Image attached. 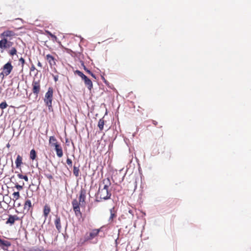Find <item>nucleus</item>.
Returning a JSON list of instances; mask_svg holds the SVG:
<instances>
[{
    "label": "nucleus",
    "mask_w": 251,
    "mask_h": 251,
    "mask_svg": "<svg viewBox=\"0 0 251 251\" xmlns=\"http://www.w3.org/2000/svg\"><path fill=\"white\" fill-rule=\"evenodd\" d=\"M111 185V181L109 178H106L99 184L98 191L96 194V201L100 202L102 200H107L110 199L111 192L109 190Z\"/></svg>",
    "instance_id": "obj_1"
},
{
    "label": "nucleus",
    "mask_w": 251,
    "mask_h": 251,
    "mask_svg": "<svg viewBox=\"0 0 251 251\" xmlns=\"http://www.w3.org/2000/svg\"><path fill=\"white\" fill-rule=\"evenodd\" d=\"M86 196V190L85 189L81 188L79 196V201L76 199H74L72 202L73 210L75 216L77 217L82 216V213L80 210V205H85Z\"/></svg>",
    "instance_id": "obj_2"
},
{
    "label": "nucleus",
    "mask_w": 251,
    "mask_h": 251,
    "mask_svg": "<svg viewBox=\"0 0 251 251\" xmlns=\"http://www.w3.org/2000/svg\"><path fill=\"white\" fill-rule=\"evenodd\" d=\"M49 145L51 147L54 148L57 156L58 157L60 158L63 156V152L61 145L54 136L50 137Z\"/></svg>",
    "instance_id": "obj_3"
},
{
    "label": "nucleus",
    "mask_w": 251,
    "mask_h": 251,
    "mask_svg": "<svg viewBox=\"0 0 251 251\" xmlns=\"http://www.w3.org/2000/svg\"><path fill=\"white\" fill-rule=\"evenodd\" d=\"M31 85L33 93L37 97L41 91V79L34 77Z\"/></svg>",
    "instance_id": "obj_4"
},
{
    "label": "nucleus",
    "mask_w": 251,
    "mask_h": 251,
    "mask_svg": "<svg viewBox=\"0 0 251 251\" xmlns=\"http://www.w3.org/2000/svg\"><path fill=\"white\" fill-rule=\"evenodd\" d=\"M53 90L52 87H49L45 94L44 101L47 106L49 108L52 107V101L53 99Z\"/></svg>",
    "instance_id": "obj_5"
},
{
    "label": "nucleus",
    "mask_w": 251,
    "mask_h": 251,
    "mask_svg": "<svg viewBox=\"0 0 251 251\" xmlns=\"http://www.w3.org/2000/svg\"><path fill=\"white\" fill-rule=\"evenodd\" d=\"M75 74L81 77L84 81L85 86L90 91H91L93 88V83L92 81L79 70H76L75 72Z\"/></svg>",
    "instance_id": "obj_6"
},
{
    "label": "nucleus",
    "mask_w": 251,
    "mask_h": 251,
    "mask_svg": "<svg viewBox=\"0 0 251 251\" xmlns=\"http://www.w3.org/2000/svg\"><path fill=\"white\" fill-rule=\"evenodd\" d=\"M13 66L11 65V62H8L7 63H6L3 67V71L0 74V76L2 75L3 77L4 76H7L9 75L10 73L11 72L12 69H13Z\"/></svg>",
    "instance_id": "obj_7"
},
{
    "label": "nucleus",
    "mask_w": 251,
    "mask_h": 251,
    "mask_svg": "<svg viewBox=\"0 0 251 251\" xmlns=\"http://www.w3.org/2000/svg\"><path fill=\"white\" fill-rule=\"evenodd\" d=\"M46 60L48 62L50 68L54 67L56 66L57 59L51 54H48L45 56Z\"/></svg>",
    "instance_id": "obj_8"
},
{
    "label": "nucleus",
    "mask_w": 251,
    "mask_h": 251,
    "mask_svg": "<svg viewBox=\"0 0 251 251\" xmlns=\"http://www.w3.org/2000/svg\"><path fill=\"white\" fill-rule=\"evenodd\" d=\"M15 35L16 34L14 31L6 30L1 33L0 37L8 40V39L11 40Z\"/></svg>",
    "instance_id": "obj_9"
},
{
    "label": "nucleus",
    "mask_w": 251,
    "mask_h": 251,
    "mask_svg": "<svg viewBox=\"0 0 251 251\" xmlns=\"http://www.w3.org/2000/svg\"><path fill=\"white\" fill-rule=\"evenodd\" d=\"M12 42L8 41L6 39L2 38L0 40V48L1 49H5L9 48Z\"/></svg>",
    "instance_id": "obj_10"
},
{
    "label": "nucleus",
    "mask_w": 251,
    "mask_h": 251,
    "mask_svg": "<svg viewBox=\"0 0 251 251\" xmlns=\"http://www.w3.org/2000/svg\"><path fill=\"white\" fill-rule=\"evenodd\" d=\"M54 225L57 231L60 232L62 229V226L61 224V219L58 215L55 216V218L54 221Z\"/></svg>",
    "instance_id": "obj_11"
},
{
    "label": "nucleus",
    "mask_w": 251,
    "mask_h": 251,
    "mask_svg": "<svg viewBox=\"0 0 251 251\" xmlns=\"http://www.w3.org/2000/svg\"><path fill=\"white\" fill-rule=\"evenodd\" d=\"M11 245V243L9 241L0 239V247L3 250H7Z\"/></svg>",
    "instance_id": "obj_12"
},
{
    "label": "nucleus",
    "mask_w": 251,
    "mask_h": 251,
    "mask_svg": "<svg viewBox=\"0 0 251 251\" xmlns=\"http://www.w3.org/2000/svg\"><path fill=\"white\" fill-rule=\"evenodd\" d=\"M24 209L25 211H26L27 212L30 211L31 212L32 210V205L31 203V201L30 200L27 199L25 201L24 203Z\"/></svg>",
    "instance_id": "obj_13"
},
{
    "label": "nucleus",
    "mask_w": 251,
    "mask_h": 251,
    "mask_svg": "<svg viewBox=\"0 0 251 251\" xmlns=\"http://www.w3.org/2000/svg\"><path fill=\"white\" fill-rule=\"evenodd\" d=\"M20 220L19 217L17 215H9L6 223L7 224H10L11 225H13L16 221Z\"/></svg>",
    "instance_id": "obj_14"
},
{
    "label": "nucleus",
    "mask_w": 251,
    "mask_h": 251,
    "mask_svg": "<svg viewBox=\"0 0 251 251\" xmlns=\"http://www.w3.org/2000/svg\"><path fill=\"white\" fill-rule=\"evenodd\" d=\"M100 229L101 228L93 229L90 232L89 235L87 237V240H91L96 237L100 231Z\"/></svg>",
    "instance_id": "obj_15"
},
{
    "label": "nucleus",
    "mask_w": 251,
    "mask_h": 251,
    "mask_svg": "<svg viewBox=\"0 0 251 251\" xmlns=\"http://www.w3.org/2000/svg\"><path fill=\"white\" fill-rule=\"evenodd\" d=\"M15 164L17 168H21V165L23 164V158L21 155H17L16 159L15 160Z\"/></svg>",
    "instance_id": "obj_16"
},
{
    "label": "nucleus",
    "mask_w": 251,
    "mask_h": 251,
    "mask_svg": "<svg viewBox=\"0 0 251 251\" xmlns=\"http://www.w3.org/2000/svg\"><path fill=\"white\" fill-rule=\"evenodd\" d=\"M50 212V206L47 204H46L44 207L43 209V215L45 218L46 219L48 216V215Z\"/></svg>",
    "instance_id": "obj_17"
},
{
    "label": "nucleus",
    "mask_w": 251,
    "mask_h": 251,
    "mask_svg": "<svg viewBox=\"0 0 251 251\" xmlns=\"http://www.w3.org/2000/svg\"><path fill=\"white\" fill-rule=\"evenodd\" d=\"M105 124V121L103 118L100 119L98 122V126L100 130L102 131L103 129L104 125Z\"/></svg>",
    "instance_id": "obj_18"
},
{
    "label": "nucleus",
    "mask_w": 251,
    "mask_h": 251,
    "mask_svg": "<svg viewBox=\"0 0 251 251\" xmlns=\"http://www.w3.org/2000/svg\"><path fill=\"white\" fill-rule=\"evenodd\" d=\"M30 159L32 160H34L37 157V153L35 150L32 149L30 151L29 154Z\"/></svg>",
    "instance_id": "obj_19"
},
{
    "label": "nucleus",
    "mask_w": 251,
    "mask_h": 251,
    "mask_svg": "<svg viewBox=\"0 0 251 251\" xmlns=\"http://www.w3.org/2000/svg\"><path fill=\"white\" fill-rule=\"evenodd\" d=\"M73 174L76 177H77L79 176V166H76L75 165L74 166Z\"/></svg>",
    "instance_id": "obj_20"
},
{
    "label": "nucleus",
    "mask_w": 251,
    "mask_h": 251,
    "mask_svg": "<svg viewBox=\"0 0 251 251\" xmlns=\"http://www.w3.org/2000/svg\"><path fill=\"white\" fill-rule=\"evenodd\" d=\"M12 197H13V198H12L13 201H15L16 200H18L20 197L19 192H14L12 194Z\"/></svg>",
    "instance_id": "obj_21"
},
{
    "label": "nucleus",
    "mask_w": 251,
    "mask_h": 251,
    "mask_svg": "<svg viewBox=\"0 0 251 251\" xmlns=\"http://www.w3.org/2000/svg\"><path fill=\"white\" fill-rule=\"evenodd\" d=\"M17 51L15 48H12L11 50L8 51V53L10 56H13L17 54Z\"/></svg>",
    "instance_id": "obj_22"
},
{
    "label": "nucleus",
    "mask_w": 251,
    "mask_h": 251,
    "mask_svg": "<svg viewBox=\"0 0 251 251\" xmlns=\"http://www.w3.org/2000/svg\"><path fill=\"white\" fill-rule=\"evenodd\" d=\"M8 106V105L5 101L2 102L0 104V108L2 110L5 109Z\"/></svg>",
    "instance_id": "obj_23"
},
{
    "label": "nucleus",
    "mask_w": 251,
    "mask_h": 251,
    "mask_svg": "<svg viewBox=\"0 0 251 251\" xmlns=\"http://www.w3.org/2000/svg\"><path fill=\"white\" fill-rule=\"evenodd\" d=\"M87 240V238L84 239H80V241L78 242V245L82 246Z\"/></svg>",
    "instance_id": "obj_24"
},
{
    "label": "nucleus",
    "mask_w": 251,
    "mask_h": 251,
    "mask_svg": "<svg viewBox=\"0 0 251 251\" xmlns=\"http://www.w3.org/2000/svg\"><path fill=\"white\" fill-rule=\"evenodd\" d=\"M116 216V214L113 212L112 209L110 210V217L109 219L112 220Z\"/></svg>",
    "instance_id": "obj_25"
},
{
    "label": "nucleus",
    "mask_w": 251,
    "mask_h": 251,
    "mask_svg": "<svg viewBox=\"0 0 251 251\" xmlns=\"http://www.w3.org/2000/svg\"><path fill=\"white\" fill-rule=\"evenodd\" d=\"M24 185V183L23 182V185H19V184H16L15 185V187L18 190H21L23 189V185Z\"/></svg>",
    "instance_id": "obj_26"
},
{
    "label": "nucleus",
    "mask_w": 251,
    "mask_h": 251,
    "mask_svg": "<svg viewBox=\"0 0 251 251\" xmlns=\"http://www.w3.org/2000/svg\"><path fill=\"white\" fill-rule=\"evenodd\" d=\"M19 62L21 63L22 67V68H23L24 65L25 64V59L21 57L19 59Z\"/></svg>",
    "instance_id": "obj_27"
},
{
    "label": "nucleus",
    "mask_w": 251,
    "mask_h": 251,
    "mask_svg": "<svg viewBox=\"0 0 251 251\" xmlns=\"http://www.w3.org/2000/svg\"><path fill=\"white\" fill-rule=\"evenodd\" d=\"M66 163L69 166H72V161L71 159L68 158L66 160Z\"/></svg>",
    "instance_id": "obj_28"
},
{
    "label": "nucleus",
    "mask_w": 251,
    "mask_h": 251,
    "mask_svg": "<svg viewBox=\"0 0 251 251\" xmlns=\"http://www.w3.org/2000/svg\"><path fill=\"white\" fill-rule=\"evenodd\" d=\"M45 176L50 180L53 178V176L50 174H45Z\"/></svg>",
    "instance_id": "obj_29"
},
{
    "label": "nucleus",
    "mask_w": 251,
    "mask_h": 251,
    "mask_svg": "<svg viewBox=\"0 0 251 251\" xmlns=\"http://www.w3.org/2000/svg\"><path fill=\"white\" fill-rule=\"evenodd\" d=\"M82 65H83V68H84V70H85V71L87 73H88L89 74L90 73H91V71H90L89 70H88V69H87V68H86V67H85V66L84 65V63H82Z\"/></svg>",
    "instance_id": "obj_30"
},
{
    "label": "nucleus",
    "mask_w": 251,
    "mask_h": 251,
    "mask_svg": "<svg viewBox=\"0 0 251 251\" xmlns=\"http://www.w3.org/2000/svg\"><path fill=\"white\" fill-rule=\"evenodd\" d=\"M51 38H52V40L53 42H55V41H56L57 40V37L54 35V34H53L51 36Z\"/></svg>",
    "instance_id": "obj_31"
},
{
    "label": "nucleus",
    "mask_w": 251,
    "mask_h": 251,
    "mask_svg": "<svg viewBox=\"0 0 251 251\" xmlns=\"http://www.w3.org/2000/svg\"><path fill=\"white\" fill-rule=\"evenodd\" d=\"M18 177L20 178V179H23L24 178V175H23L22 174H18L17 175Z\"/></svg>",
    "instance_id": "obj_32"
},
{
    "label": "nucleus",
    "mask_w": 251,
    "mask_h": 251,
    "mask_svg": "<svg viewBox=\"0 0 251 251\" xmlns=\"http://www.w3.org/2000/svg\"><path fill=\"white\" fill-rule=\"evenodd\" d=\"M46 32L48 35H50V37L53 35V34H52L50 31L48 30H46Z\"/></svg>",
    "instance_id": "obj_33"
},
{
    "label": "nucleus",
    "mask_w": 251,
    "mask_h": 251,
    "mask_svg": "<svg viewBox=\"0 0 251 251\" xmlns=\"http://www.w3.org/2000/svg\"><path fill=\"white\" fill-rule=\"evenodd\" d=\"M30 71H34V70H35V66H34L33 65H32V66H31V68H30Z\"/></svg>",
    "instance_id": "obj_34"
},
{
    "label": "nucleus",
    "mask_w": 251,
    "mask_h": 251,
    "mask_svg": "<svg viewBox=\"0 0 251 251\" xmlns=\"http://www.w3.org/2000/svg\"><path fill=\"white\" fill-rule=\"evenodd\" d=\"M58 76L57 75L53 76L54 80L56 82L58 81Z\"/></svg>",
    "instance_id": "obj_35"
},
{
    "label": "nucleus",
    "mask_w": 251,
    "mask_h": 251,
    "mask_svg": "<svg viewBox=\"0 0 251 251\" xmlns=\"http://www.w3.org/2000/svg\"><path fill=\"white\" fill-rule=\"evenodd\" d=\"M25 181H28V177L26 176H25L24 177V178H23Z\"/></svg>",
    "instance_id": "obj_36"
},
{
    "label": "nucleus",
    "mask_w": 251,
    "mask_h": 251,
    "mask_svg": "<svg viewBox=\"0 0 251 251\" xmlns=\"http://www.w3.org/2000/svg\"><path fill=\"white\" fill-rule=\"evenodd\" d=\"M37 65L38 66L42 68V64L40 62V61H38V63H37Z\"/></svg>",
    "instance_id": "obj_37"
},
{
    "label": "nucleus",
    "mask_w": 251,
    "mask_h": 251,
    "mask_svg": "<svg viewBox=\"0 0 251 251\" xmlns=\"http://www.w3.org/2000/svg\"><path fill=\"white\" fill-rule=\"evenodd\" d=\"M128 212H129V213H130V214L132 215V216H133V210H131V209H129V210H128Z\"/></svg>",
    "instance_id": "obj_38"
},
{
    "label": "nucleus",
    "mask_w": 251,
    "mask_h": 251,
    "mask_svg": "<svg viewBox=\"0 0 251 251\" xmlns=\"http://www.w3.org/2000/svg\"><path fill=\"white\" fill-rule=\"evenodd\" d=\"M92 76H93V77H94L95 78H96V76H95V75L92 72H91V73L89 74Z\"/></svg>",
    "instance_id": "obj_39"
},
{
    "label": "nucleus",
    "mask_w": 251,
    "mask_h": 251,
    "mask_svg": "<svg viewBox=\"0 0 251 251\" xmlns=\"http://www.w3.org/2000/svg\"><path fill=\"white\" fill-rule=\"evenodd\" d=\"M157 122L155 121H153V124L154 125H157Z\"/></svg>",
    "instance_id": "obj_40"
},
{
    "label": "nucleus",
    "mask_w": 251,
    "mask_h": 251,
    "mask_svg": "<svg viewBox=\"0 0 251 251\" xmlns=\"http://www.w3.org/2000/svg\"><path fill=\"white\" fill-rule=\"evenodd\" d=\"M7 147H9V144H8L7 145Z\"/></svg>",
    "instance_id": "obj_41"
}]
</instances>
